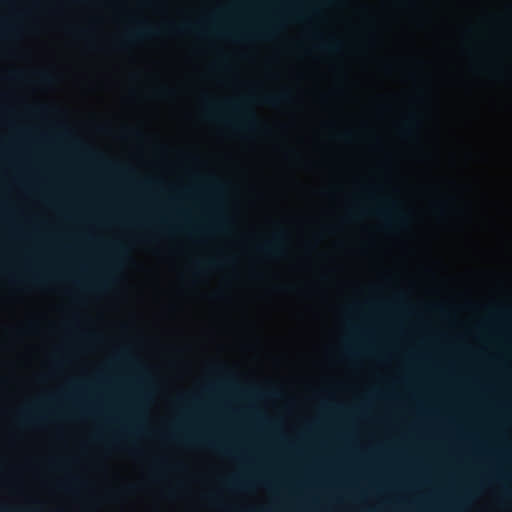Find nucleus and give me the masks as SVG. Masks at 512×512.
<instances>
[{
  "instance_id": "f257e3e1",
  "label": "nucleus",
  "mask_w": 512,
  "mask_h": 512,
  "mask_svg": "<svg viewBox=\"0 0 512 512\" xmlns=\"http://www.w3.org/2000/svg\"><path fill=\"white\" fill-rule=\"evenodd\" d=\"M226 107L237 113V120L231 121L227 118H224L222 109L213 103H209L207 105L208 116L212 118L224 119L227 123L243 129L255 130L258 127L259 122L255 113L247 109L244 104L227 102Z\"/></svg>"
},
{
  "instance_id": "f03ea898",
  "label": "nucleus",
  "mask_w": 512,
  "mask_h": 512,
  "mask_svg": "<svg viewBox=\"0 0 512 512\" xmlns=\"http://www.w3.org/2000/svg\"><path fill=\"white\" fill-rule=\"evenodd\" d=\"M374 213L383 218L387 225L392 222L405 223L407 220L406 214L399 209L398 203L393 200H388L384 207L377 208Z\"/></svg>"
},
{
  "instance_id": "7ed1b4c3",
  "label": "nucleus",
  "mask_w": 512,
  "mask_h": 512,
  "mask_svg": "<svg viewBox=\"0 0 512 512\" xmlns=\"http://www.w3.org/2000/svg\"><path fill=\"white\" fill-rule=\"evenodd\" d=\"M284 240L285 233L283 231L277 232L270 240L261 244L258 249L266 255L278 257L283 254Z\"/></svg>"
},
{
  "instance_id": "20e7f679",
  "label": "nucleus",
  "mask_w": 512,
  "mask_h": 512,
  "mask_svg": "<svg viewBox=\"0 0 512 512\" xmlns=\"http://www.w3.org/2000/svg\"><path fill=\"white\" fill-rule=\"evenodd\" d=\"M158 32L159 31L157 29H155L147 24H141L138 28L129 31L126 34V38L128 40L132 41V40L140 39V38H144V37L155 36L158 34Z\"/></svg>"
},
{
  "instance_id": "39448f33",
  "label": "nucleus",
  "mask_w": 512,
  "mask_h": 512,
  "mask_svg": "<svg viewBox=\"0 0 512 512\" xmlns=\"http://www.w3.org/2000/svg\"><path fill=\"white\" fill-rule=\"evenodd\" d=\"M291 99V94L288 91H283L277 94L265 95L262 100L269 106L276 107L282 103L288 102Z\"/></svg>"
},
{
  "instance_id": "423d86ee",
  "label": "nucleus",
  "mask_w": 512,
  "mask_h": 512,
  "mask_svg": "<svg viewBox=\"0 0 512 512\" xmlns=\"http://www.w3.org/2000/svg\"><path fill=\"white\" fill-rule=\"evenodd\" d=\"M418 125H419L418 116L416 114H411V115H409V117L407 118V120L405 121V123L403 125L402 133L404 135H412L415 128L418 127Z\"/></svg>"
},
{
  "instance_id": "0eeeda50",
  "label": "nucleus",
  "mask_w": 512,
  "mask_h": 512,
  "mask_svg": "<svg viewBox=\"0 0 512 512\" xmlns=\"http://www.w3.org/2000/svg\"><path fill=\"white\" fill-rule=\"evenodd\" d=\"M320 48L331 53H337L342 48V42L336 38H332L322 42Z\"/></svg>"
},
{
  "instance_id": "6e6552de",
  "label": "nucleus",
  "mask_w": 512,
  "mask_h": 512,
  "mask_svg": "<svg viewBox=\"0 0 512 512\" xmlns=\"http://www.w3.org/2000/svg\"><path fill=\"white\" fill-rule=\"evenodd\" d=\"M20 422L23 424H32L36 423L39 420V417L29 409L23 410L19 415Z\"/></svg>"
},
{
  "instance_id": "1a4fd4ad",
  "label": "nucleus",
  "mask_w": 512,
  "mask_h": 512,
  "mask_svg": "<svg viewBox=\"0 0 512 512\" xmlns=\"http://www.w3.org/2000/svg\"><path fill=\"white\" fill-rule=\"evenodd\" d=\"M225 485L229 489H245L249 486V483L244 479L233 477L226 480Z\"/></svg>"
},
{
  "instance_id": "9d476101",
  "label": "nucleus",
  "mask_w": 512,
  "mask_h": 512,
  "mask_svg": "<svg viewBox=\"0 0 512 512\" xmlns=\"http://www.w3.org/2000/svg\"><path fill=\"white\" fill-rule=\"evenodd\" d=\"M201 441L203 443L207 444L208 446L215 448L216 450H218L219 452H221L223 454H226V455L231 454V451L228 450L226 447L222 446L221 444H218V443H215V442H212L209 440H205V439H201Z\"/></svg>"
},
{
  "instance_id": "9b49d317",
  "label": "nucleus",
  "mask_w": 512,
  "mask_h": 512,
  "mask_svg": "<svg viewBox=\"0 0 512 512\" xmlns=\"http://www.w3.org/2000/svg\"><path fill=\"white\" fill-rule=\"evenodd\" d=\"M113 249L115 251V255H116L117 260H122V259L125 258V256H126V249H125L124 246L115 244V245H113Z\"/></svg>"
},
{
  "instance_id": "f8f14e48",
  "label": "nucleus",
  "mask_w": 512,
  "mask_h": 512,
  "mask_svg": "<svg viewBox=\"0 0 512 512\" xmlns=\"http://www.w3.org/2000/svg\"><path fill=\"white\" fill-rule=\"evenodd\" d=\"M274 29H275L274 27H266V28H263V29L257 31V33H255L254 35L258 36V37H262V38H268L274 32Z\"/></svg>"
},
{
  "instance_id": "ddd939ff",
  "label": "nucleus",
  "mask_w": 512,
  "mask_h": 512,
  "mask_svg": "<svg viewBox=\"0 0 512 512\" xmlns=\"http://www.w3.org/2000/svg\"><path fill=\"white\" fill-rule=\"evenodd\" d=\"M177 31H187V30H196V26L194 25H191L190 23H185V24H182L180 26H177L176 27Z\"/></svg>"
},
{
  "instance_id": "4468645a",
  "label": "nucleus",
  "mask_w": 512,
  "mask_h": 512,
  "mask_svg": "<svg viewBox=\"0 0 512 512\" xmlns=\"http://www.w3.org/2000/svg\"><path fill=\"white\" fill-rule=\"evenodd\" d=\"M461 504H462V501L461 502H457L455 505L449 506L448 508L443 509L440 512H456L457 508L460 507Z\"/></svg>"
},
{
  "instance_id": "2eb2a0df",
  "label": "nucleus",
  "mask_w": 512,
  "mask_h": 512,
  "mask_svg": "<svg viewBox=\"0 0 512 512\" xmlns=\"http://www.w3.org/2000/svg\"><path fill=\"white\" fill-rule=\"evenodd\" d=\"M211 188L214 190V191H220L222 189V185L218 182V181H212V183L210 184Z\"/></svg>"
},
{
  "instance_id": "dca6fc26",
  "label": "nucleus",
  "mask_w": 512,
  "mask_h": 512,
  "mask_svg": "<svg viewBox=\"0 0 512 512\" xmlns=\"http://www.w3.org/2000/svg\"><path fill=\"white\" fill-rule=\"evenodd\" d=\"M41 79H42L44 82H50L52 78H51L50 74L43 73V74H41Z\"/></svg>"
},
{
  "instance_id": "f3484780",
  "label": "nucleus",
  "mask_w": 512,
  "mask_h": 512,
  "mask_svg": "<svg viewBox=\"0 0 512 512\" xmlns=\"http://www.w3.org/2000/svg\"><path fill=\"white\" fill-rule=\"evenodd\" d=\"M208 500L212 503V504H215L217 506H221L220 503L218 502V500L216 499V497H214L213 495H210L208 496Z\"/></svg>"
},
{
  "instance_id": "a211bd4d",
  "label": "nucleus",
  "mask_w": 512,
  "mask_h": 512,
  "mask_svg": "<svg viewBox=\"0 0 512 512\" xmlns=\"http://www.w3.org/2000/svg\"><path fill=\"white\" fill-rule=\"evenodd\" d=\"M226 222V218L220 217L218 220V227H223Z\"/></svg>"
},
{
  "instance_id": "6ab92c4d",
  "label": "nucleus",
  "mask_w": 512,
  "mask_h": 512,
  "mask_svg": "<svg viewBox=\"0 0 512 512\" xmlns=\"http://www.w3.org/2000/svg\"><path fill=\"white\" fill-rule=\"evenodd\" d=\"M207 266L213 267L217 265V262L215 260H209L205 263Z\"/></svg>"
},
{
  "instance_id": "aec40b11",
  "label": "nucleus",
  "mask_w": 512,
  "mask_h": 512,
  "mask_svg": "<svg viewBox=\"0 0 512 512\" xmlns=\"http://www.w3.org/2000/svg\"><path fill=\"white\" fill-rule=\"evenodd\" d=\"M31 280H32L33 282H40V281L42 280V278L37 277V276H33V277L31 278Z\"/></svg>"
},
{
  "instance_id": "412c9836",
  "label": "nucleus",
  "mask_w": 512,
  "mask_h": 512,
  "mask_svg": "<svg viewBox=\"0 0 512 512\" xmlns=\"http://www.w3.org/2000/svg\"><path fill=\"white\" fill-rule=\"evenodd\" d=\"M47 111V108H42L41 109V112H46Z\"/></svg>"
}]
</instances>
